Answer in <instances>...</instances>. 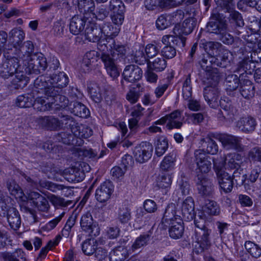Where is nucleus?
<instances>
[{"label":"nucleus","instance_id":"56","mask_svg":"<svg viewBox=\"0 0 261 261\" xmlns=\"http://www.w3.org/2000/svg\"><path fill=\"white\" fill-rule=\"evenodd\" d=\"M203 211L210 215H218L220 212V208L216 202L210 200L205 204Z\"/></svg>","mask_w":261,"mask_h":261},{"label":"nucleus","instance_id":"27","mask_svg":"<svg viewBox=\"0 0 261 261\" xmlns=\"http://www.w3.org/2000/svg\"><path fill=\"white\" fill-rule=\"evenodd\" d=\"M256 125L255 118L250 116L240 118L236 123L237 127L245 133H252L255 130Z\"/></svg>","mask_w":261,"mask_h":261},{"label":"nucleus","instance_id":"32","mask_svg":"<svg viewBox=\"0 0 261 261\" xmlns=\"http://www.w3.org/2000/svg\"><path fill=\"white\" fill-rule=\"evenodd\" d=\"M231 23L234 28L233 32L238 35L243 32L244 22L241 14L236 11H232L230 14Z\"/></svg>","mask_w":261,"mask_h":261},{"label":"nucleus","instance_id":"34","mask_svg":"<svg viewBox=\"0 0 261 261\" xmlns=\"http://www.w3.org/2000/svg\"><path fill=\"white\" fill-rule=\"evenodd\" d=\"M240 83V93L245 98L249 99L254 95V87L248 78L241 79Z\"/></svg>","mask_w":261,"mask_h":261},{"label":"nucleus","instance_id":"61","mask_svg":"<svg viewBox=\"0 0 261 261\" xmlns=\"http://www.w3.org/2000/svg\"><path fill=\"white\" fill-rule=\"evenodd\" d=\"M73 151L75 154L79 156L92 158H94L96 155V153L91 148L86 149L84 147H75Z\"/></svg>","mask_w":261,"mask_h":261},{"label":"nucleus","instance_id":"22","mask_svg":"<svg viewBox=\"0 0 261 261\" xmlns=\"http://www.w3.org/2000/svg\"><path fill=\"white\" fill-rule=\"evenodd\" d=\"M102 34L101 28L97 26L96 24L91 20L88 21L87 27L85 28V39L90 42H98L97 44L103 39H101Z\"/></svg>","mask_w":261,"mask_h":261},{"label":"nucleus","instance_id":"35","mask_svg":"<svg viewBox=\"0 0 261 261\" xmlns=\"http://www.w3.org/2000/svg\"><path fill=\"white\" fill-rule=\"evenodd\" d=\"M168 117L167 126L169 129L180 128L182 125L181 112L179 110H175L170 114L166 115Z\"/></svg>","mask_w":261,"mask_h":261},{"label":"nucleus","instance_id":"62","mask_svg":"<svg viewBox=\"0 0 261 261\" xmlns=\"http://www.w3.org/2000/svg\"><path fill=\"white\" fill-rule=\"evenodd\" d=\"M165 46L161 49V54L164 58L171 59L176 55V49L171 44H165Z\"/></svg>","mask_w":261,"mask_h":261},{"label":"nucleus","instance_id":"8","mask_svg":"<svg viewBox=\"0 0 261 261\" xmlns=\"http://www.w3.org/2000/svg\"><path fill=\"white\" fill-rule=\"evenodd\" d=\"M206 28L210 33H214L218 36L223 34L227 29L226 20L223 15L217 10H213L210 20L207 23Z\"/></svg>","mask_w":261,"mask_h":261},{"label":"nucleus","instance_id":"29","mask_svg":"<svg viewBox=\"0 0 261 261\" xmlns=\"http://www.w3.org/2000/svg\"><path fill=\"white\" fill-rule=\"evenodd\" d=\"M241 138L231 135L224 134L221 143L227 149H232L238 151L243 150V146L241 143Z\"/></svg>","mask_w":261,"mask_h":261},{"label":"nucleus","instance_id":"5","mask_svg":"<svg viewBox=\"0 0 261 261\" xmlns=\"http://www.w3.org/2000/svg\"><path fill=\"white\" fill-rule=\"evenodd\" d=\"M4 56L5 60L3 61L0 66V76L4 79H7L18 71H21L23 67L17 58L6 54Z\"/></svg>","mask_w":261,"mask_h":261},{"label":"nucleus","instance_id":"16","mask_svg":"<svg viewBox=\"0 0 261 261\" xmlns=\"http://www.w3.org/2000/svg\"><path fill=\"white\" fill-rule=\"evenodd\" d=\"M196 184L198 193L202 196H211L214 191V186L212 181L203 174L197 175Z\"/></svg>","mask_w":261,"mask_h":261},{"label":"nucleus","instance_id":"51","mask_svg":"<svg viewBox=\"0 0 261 261\" xmlns=\"http://www.w3.org/2000/svg\"><path fill=\"white\" fill-rule=\"evenodd\" d=\"M15 74V78L12 81V85L15 89L22 88L27 84V77L23 74L22 69Z\"/></svg>","mask_w":261,"mask_h":261},{"label":"nucleus","instance_id":"18","mask_svg":"<svg viewBox=\"0 0 261 261\" xmlns=\"http://www.w3.org/2000/svg\"><path fill=\"white\" fill-rule=\"evenodd\" d=\"M211 232V229L208 228L195 230V239L200 252L207 250L210 247L211 242L210 236Z\"/></svg>","mask_w":261,"mask_h":261},{"label":"nucleus","instance_id":"25","mask_svg":"<svg viewBox=\"0 0 261 261\" xmlns=\"http://www.w3.org/2000/svg\"><path fill=\"white\" fill-rule=\"evenodd\" d=\"M34 87L33 88L31 94H28L27 95H19L17 98L16 104L19 108H30L32 106L34 107L35 102L38 96H43V93L40 90V92L34 93ZM34 109L35 108H34Z\"/></svg>","mask_w":261,"mask_h":261},{"label":"nucleus","instance_id":"4","mask_svg":"<svg viewBox=\"0 0 261 261\" xmlns=\"http://www.w3.org/2000/svg\"><path fill=\"white\" fill-rule=\"evenodd\" d=\"M88 90L91 98L96 103H99L102 99H105L107 103L109 104L115 99L113 88L106 83H91Z\"/></svg>","mask_w":261,"mask_h":261},{"label":"nucleus","instance_id":"55","mask_svg":"<svg viewBox=\"0 0 261 261\" xmlns=\"http://www.w3.org/2000/svg\"><path fill=\"white\" fill-rule=\"evenodd\" d=\"M168 148L167 139L164 137H160L157 140L155 147V154L158 156H162Z\"/></svg>","mask_w":261,"mask_h":261},{"label":"nucleus","instance_id":"26","mask_svg":"<svg viewBox=\"0 0 261 261\" xmlns=\"http://www.w3.org/2000/svg\"><path fill=\"white\" fill-rule=\"evenodd\" d=\"M181 211L183 219L185 221H190L194 219L195 216V204L192 197H187L182 202Z\"/></svg>","mask_w":261,"mask_h":261},{"label":"nucleus","instance_id":"43","mask_svg":"<svg viewBox=\"0 0 261 261\" xmlns=\"http://www.w3.org/2000/svg\"><path fill=\"white\" fill-rule=\"evenodd\" d=\"M71 103H70L69 109H72V112L77 116L81 118H87L90 115V111L87 108L83 103L75 101L73 102V107H71Z\"/></svg>","mask_w":261,"mask_h":261},{"label":"nucleus","instance_id":"44","mask_svg":"<svg viewBox=\"0 0 261 261\" xmlns=\"http://www.w3.org/2000/svg\"><path fill=\"white\" fill-rule=\"evenodd\" d=\"M60 129L66 128L70 129L73 133V130L77 128V123L71 116L62 115L60 116Z\"/></svg>","mask_w":261,"mask_h":261},{"label":"nucleus","instance_id":"50","mask_svg":"<svg viewBox=\"0 0 261 261\" xmlns=\"http://www.w3.org/2000/svg\"><path fill=\"white\" fill-rule=\"evenodd\" d=\"M245 248L253 257L258 258L261 256V248L259 246L251 241H246Z\"/></svg>","mask_w":261,"mask_h":261},{"label":"nucleus","instance_id":"19","mask_svg":"<svg viewBox=\"0 0 261 261\" xmlns=\"http://www.w3.org/2000/svg\"><path fill=\"white\" fill-rule=\"evenodd\" d=\"M80 224L82 230L91 237L99 234V228L93 224V220L90 213L87 212L82 216Z\"/></svg>","mask_w":261,"mask_h":261},{"label":"nucleus","instance_id":"37","mask_svg":"<svg viewBox=\"0 0 261 261\" xmlns=\"http://www.w3.org/2000/svg\"><path fill=\"white\" fill-rule=\"evenodd\" d=\"M186 38L180 36L164 35L162 38L164 44H171L182 48L185 46Z\"/></svg>","mask_w":261,"mask_h":261},{"label":"nucleus","instance_id":"46","mask_svg":"<svg viewBox=\"0 0 261 261\" xmlns=\"http://www.w3.org/2000/svg\"><path fill=\"white\" fill-rule=\"evenodd\" d=\"M172 179V173H162L158 178L156 181L157 186L159 188L165 189L168 190L171 185Z\"/></svg>","mask_w":261,"mask_h":261},{"label":"nucleus","instance_id":"58","mask_svg":"<svg viewBox=\"0 0 261 261\" xmlns=\"http://www.w3.org/2000/svg\"><path fill=\"white\" fill-rule=\"evenodd\" d=\"M50 201L57 208L67 207L72 203L71 200H65L64 198L55 195L50 197Z\"/></svg>","mask_w":261,"mask_h":261},{"label":"nucleus","instance_id":"33","mask_svg":"<svg viewBox=\"0 0 261 261\" xmlns=\"http://www.w3.org/2000/svg\"><path fill=\"white\" fill-rule=\"evenodd\" d=\"M39 123L42 127L50 130L60 129L59 119L53 116L40 117L39 118Z\"/></svg>","mask_w":261,"mask_h":261},{"label":"nucleus","instance_id":"64","mask_svg":"<svg viewBox=\"0 0 261 261\" xmlns=\"http://www.w3.org/2000/svg\"><path fill=\"white\" fill-rule=\"evenodd\" d=\"M133 60L136 63L140 65L147 64L149 61L146 55L144 54L143 49H139L136 51L134 55Z\"/></svg>","mask_w":261,"mask_h":261},{"label":"nucleus","instance_id":"54","mask_svg":"<svg viewBox=\"0 0 261 261\" xmlns=\"http://www.w3.org/2000/svg\"><path fill=\"white\" fill-rule=\"evenodd\" d=\"M125 250L122 246H119L110 252V261H123L124 259Z\"/></svg>","mask_w":261,"mask_h":261},{"label":"nucleus","instance_id":"28","mask_svg":"<svg viewBox=\"0 0 261 261\" xmlns=\"http://www.w3.org/2000/svg\"><path fill=\"white\" fill-rule=\"evenodd\" d=\"M122 75L125 81L133 83L141 79L142 70L138 66L128 65L124 68Z\"/></svg>","mask_w":261,"mask_h":261},{"label":"nucleus","instance_id":"60","mask_svg":"<svg viewBox=\"0 0 261 261\" xmlns=\"http://www.w3.org/2000/svg\"><path fill=\"white\" fill-rule=\"evenodd\" d=\"M93 131L89 127H82V129L80 126H77V128L75 130H73V134L74 136L80 138H88L92 136Z\"/></svg>","mask_w":261,"mask_h":261},{"label":"nucleus","instance_id":"6","mask_svg":"<svg viewBox=\"0 0 261 261\" xmlns=\"http://www.w3.org/2000/svg\"><path fill=\"white\" fill-rule=\"evenodd\" d=\"M221 109L216 114L217 118L221 121L233 122L239 114L237 107L228 99L219 100Z\"/></svg>","mask_w":261,"mask_h":261},{"label":"nucleus","instance_id":"57","mask_svg":"<svg viewBox=\"0 0 261 261\" xmlns=\"http://www.w3.org/2000/svg\"><path fill=\"white\" fill-rule=\"evenodd\" d=\"M109 9L111 13L125 12V6L121 0H111Z\"/></svg>","mask_w":261,"mask_h":261},{"label":"nucleus","instance_id":"14","mask_svg":"<svg viewBox=\"0 0 261 261\" xmlns=\"http://www.w3.org/2000/svg\"><path fill=\"white\" fill-rule=\"evenodd\" d=\"M14 48L15 55L16 56L15 57L22 60L24 66H25L30 60H31L33 55L35 54L34 53V45L31 41L24 42L18 48L17 46L15 47Z\"/></svg>","mask_w":261,"mask_h":261},{"label":"nucleus","instance_id":"13","mask_svg":"<svg viewBox=\"0 0 261 261\" xmlns=\"http://www.w3.org/2000/svg\"><path fill=\"white\" fill-rule=\"evenodd\" d=\"M194 155L197 165L196 171L197 175L208 173L211 169V158L206 154L203 149L196 150Z\"/></svg>","mask_w":261,"mask_h":261},{"label":"nucleus","instance_id":"39","mask_svg":"<svg viewBox=\"0 0 261 261\" xmlns=\"http://www.w3.org/2000/svg\"><path fill=\"white\" fill-rule=\"evenodd\" d=\"M241 82L240 76L234 74H229L225 78V86L227 92L230 95L231 93L235 91L239 87Z\"/></svg>","mask_w":261,"mask_h":261},{"label":"nucleus","instance_id":"45","mask_svg":"<svg viewBox=\"0 0 261 261\" xmlns=\"http://www.w3.org/2000/svg\"><path fill=\"white\" fill-rule=\"evenodd\" d=\"M201 44L206 53V54H208L212 57L216 55L221 49L222 44L217 42L205 41L202 42Z\"/></svg>","mask_w":261,"mask_h":261},{"label":"nucleus","instance_id":"7","mask_svg":"<svg viewBox=\"0 0 261 261\" xmlns=\"http://www.w3.org/2000/svg\"><path fill=\"white\" fill-rule=\"evenodd\" d=\"M212 57L208 54H203L199 61L201 68L205 71L204 80H211L216 84L220 79V74L216 68H213V63L211 62Z\"/></svg>","mask_w":261,"mask_h":261},{"label":"nucleus","instance_id":"3","mask_svg":"<svg viewBox=\"0 0 261 261\" xmlns=\"http://www.w3.org/2000/svg\"><path fill=\"white\" fill-rule=\"evenodd\" d=\"M68 83V77L63 72H60L58 74L51 75H41L38 76L34 81V93L40 92V90L43 93L46 90L50 91V89L54 87L55 89H60L66 87Z\"/></svg>","mask_w":261,"mask_h":261},{"label":"nucleus","instance_id":"11","mask_svg":"<svg viewBox=\"0 0 261 261\" xmlns=\"http://www.w3.org/2000/svg\"><path fill=\"white\" fill-rule=\"evenodd\" d=\"M203 81L207 85L203 90L204 99L211 108L216 109L219 106V91L217 86L219 81L216 84H213L211 80H207Z\"/></svg>","mask_w":261,"mask_h":261},{"label":"nucleus","instance_id":"59","mask_svg":"<svg viewBox=\"0 0 261 261\" xmlns=\"http://www.w3.org/2000/svg\"><path fill=\"white\" fill-rule=\"evenodd\" d=\"M118 129L121 133V138H120V144H121L123 147L126 146L127 147H128L132 145V143L128 141H125L126 135L127 134L128 130L126 125L124 122L119 123Z\"/></svg>","mask_w":261,"mask_h":261},{"label":"nucleus","instance_id":"52","mask_svg":"<svg viewBox=\"0 0 261 261\" xmlns=\"http://www.w3.org/2000/svg\"><path fill=\"white\" fill-rule=\"evenodd\" d=\"M15 74V78L12 81V85L15 89L22 88L27 84V77L23 74L22 69Z\"/></svg>","mask_w":261,"mask_h":261},{"label":"nucleus","instance_id":"41","mask_svg":"<svg viewBox=\"0 0 261 261\" xmlns=\"http://www.w3.org/2000/svg\"><path fill=\"white\" fill-rule=\"evenodd\" d=\"M9 39L14 47L20 46L25 38V33L20 28L12 29L9 34Z\"/></svg>","mask_w":261,"mask_h":261},{"label":"nucleus","instance_id":"1","mask_svg":"<svg viewBox=\"0 0 261 261\" xmlns=\"http://www.w3.org/2000/svg\"><path fill=\"white\" fill-rule=\"evenodd\" d=\"M97 48L102 52L100 58L108 74L113 79L117 77L119 71L115 61L124 59L126 53L125 46L111 39L100 41L97 44Z\"/></svg>","mask_w":261,"mask_h":261},{"label":"nucleus","instance_id":"2","mask_svg":"<svg viewBox=\"0 0 261 261\" xmlns=\"http://www.w3.org/2000/svg\"><path fill=\"white\" fill-rule=\"evenodd\" d=\"M43 91V96H38L34 104V108L38 111L44 112L51 110L65 109L69 106V101L64 95L60 94L62 90L55 89L54 87Z\"/></svg>","mask_w":261,"mask_h":261},{"label":"nucleus","instance_id":"53","mask_svg":"<svg viewBox=\"0 0 261 261\" xmlns=\"http://www.w3.org/2000/svg\"><path fill=\"white\" fill-rule=\"evenodd\" d=\"M182 96L185 99L191 98L192 94V88L191 86V75L186 76L182 85Z\"/></svg>","mask_w":261,"mask_h":261},{"label":"nucleus","instance_id":"49","mask_svg":"<svg viewBox=\"0 0 261 261\" xmlns=\"http://www.w3.org/2000/svg\"><path fill=\"white\" fill-rule=\"evenodd\" d=\"M97 246L98 241H94L93 239H88L83 243L82 249L85 255L90 256L95 252Z\"/></svg>","mask_w":261,"mask_h":261},{"label":"nucleus","instance_id":"23","mask_svg":"<svg viewBox=\"0 0 261 261\" xmlns=\"http://www.w3.org/2000/svg\"><path fill=\"white\" fill-rule=\"evenodd\" d=\"M90 20L88 16L82 15H75L72 17L69 25L70 32L75 35H79L85 29V26Z\"/></svg>","mask_w":261,"mask_h":261},{"label":"nucleus","instance_id":"38","mask_svg":"<svg viewBox=\"0 0 261 261\" xmlns=\"http://www.w3.org/2000/svg\"><path fill=\"white\" fill-rule=\"evenodd\" d=\"M120 28L118 26H113L110 22H107L103 24L102 28H101V34H103L106 38L105 41L110 40V39H114L119 32Z\"/></svg>","mask_w":261,"mask_h":261},{"label":"nucleus","instance_id":"42","mask_svg":"<svg viewBox=\"0 0 261 261\" xmlns=\"http://www.w3.org/2000/svg\"><path fill=\"white\" fill-rule=\"evenodd\" d=\"M175 158L173 155H166L160 163V170L162 173H171L174 169Z\"/></svg>","mask_w":261,"mask_h":261},{"label":"nucleus","instance_id":"10","mask_svg":"<svg viewBox=\"0 0 261 261\" xmlns=\"http://www.w3.org/2000/svg\"><path fill=\"white\" fill-rule=\"evenodd\" d=\"M168 209H166L162 219V222H167L170 220L169 234L171 238L178 239L181 238L184 232V226L182 220L180 218L174 217L168 218L167 213Z\"/></svg>","mask_w":261,"mask_h":261},{"label":"nucleus","instance_id":"17","mask_svg":"<svg viewBox=\"0 0 261 261\" xmlns=\"http://www.w3.org/2000/svg\"><path fill=\"white\" fill-rule=\"evenodd\" d=\"M28 199L40 211L47 212L50 208L48 200L38 192L30 191L28 194Z\"/></svg>","mask_w":261,"mask_h":261},{"label":"nucleus","instance_id":"24","mask_svg":"<svg viewBox=\"0 0 261 261\" xmlns=\"http://www.w3.org/2000/svg\"><path fill=\"white\" fill-rule=\"evenodd\" d=\"M255 63L249 59H243L237 65L234 72L240 75L241 79L248 78V75H252L254 71Z\"/></svg>","mask_w":261,"mask_h":261},{"label":"nucleus","instance_id":"20","mask_svg":"<svg viewBox=\"0 0 261 261\" xmlns=\"http://www.w3.org/2000/svg\"><path fill=\"white\" fill-rule=\"evenodd\" d=\"M22 175L29 185L33 188H37L38 187V185H39L41 187L45 188L53 192H56L57 191L63 189V186L61 185L55 184L46 180H40L39 181L34 180L25 175L24 173Z\"/></svg>","mask_w":261,"mask_h":261},{"label":"nucleus","instance_id":"63","mask_svg":"<svg viewBox=\"0 0 261 261\" xmlns=\"http://www.w3.org/2000/svg\"><path fill=\"white\" fill-rule=\"evenodd\" d=\"M161 47L156 44L149 43L146 45L145 51L148 58L155 57L160 52Z\"/></svg>","mask_w":261,"mask_h":261},{"label":"nucleus","instance_id":"36","mask_svg":"<svg viewBox=\"0 0 261 261\" xmlns=\"http://www.w3.org/2000/svg\"><path fill=\"white\" fill-rule=\"evenodd\" d=\"M6 217L11 228L15 230L18 229L21 222L18 211L14 207L10 208Z\"/></svg>","mask_w":261,"mask_h":261},{"label":"nucleus","instance_id":"30","mask_svg":"<svg viewBox=\"0 0 261 261\" xmlns=\"http://www.w3.org/2000/svg\"><path fill=\"white\" fill-rule=\"evenodd\" d=\"M153 232V226H149L148 230L137 237L131 247V250L134 252L148 245L151 240Z\"/></svg>","mask_w":261,"mask_h":261},{"label":"nucleus","instance_id":"48","mask_svg":"<svg viewBox=\"0 0 261 261\" xmlns=\"http://www.w3.org/2000/svg\"><path fill=\"white\" fill-rule=\"evenodd\" d=\"M192 16L184 20L179 34L187 35L192 32L196 25V20Z\"/></svg>","mask_w":261,"mask_h":261},{"label":"nucleus","instance_id":"12","mask_svg":"<svg viewBox=\"0 0 261 261\" xmlns=\"http://www.w3.org/2000/svg\"><path fill=\"white\" fill-rule=\"evenodd\" d=\"M214 169L217 174L221 189L226 193L230 192L233 186L232 176L223 170L221 166L217 165L215 162Z\"/></svg>","mask_w":261,"mask_h":261},{"label":"nucleus","instance_id":"9","mask_svg":"<svg viewBox=\"0 0 261 261\" xmlns=\"http://www.w3.org/2000/svg\"><path fill=\"white\" fill-rule=\"evenodd\" d=\"M24 67L26 73L39 74L44 71L47 67L46 59L42 54H35Z\"/></svg>","mask_w":261,"mask_h":261},{"label":"nucleus","instance_id":"47","mask_svg":"<svg viewBox=\"0 0 261 261\" xmlns=\"http://www.w3.org/2000/svg\"><path fill=\"white\" fill-rule=\"evenodd\" d=\"M78 7L84 15H90L95 8V4L93 0H80L78 3Z\"/></svg>","mask_w":261,"mask_h":261},{"label":"nucleus","instance_id":"21","mask_svg":"<svg viewBox=\"0 0 261 261\" xmlns=\"http://www.w3.org/2000/svg\"><path fill=\"white\" fill-rule=\"evenodd\" d=\"M114 191L113 183L110 180L103 182L97 188L95 192V197L100 202H105L110 199Z\"/></svg>","mask_w":261,"mask_h":261},{"label":"nucleus","instance_id":"15","mask_svg":"<svg viewBox=\"0 0 261 261\" xmlns=\"http://www.w3.org/2000/svg\"><path fill=\"white\" fill-rule=\"evenodd\" d=\"M153 146L149 142H142L135 147L134 154L138 162H147L152 156Z\"/></svg>","mask_w":261,"mask_h":261},{"label":"nucleus","instance_id":"31","mask_svg":"<svg viewBox=\"0 0 261 261\" xmlns=\"http://www.w3.org/2000/svg\"><path fill=\"white\" fill-rule=\"evenodd\" d=\"M242 162V156L237 153H231L226 155L225 165L226 169L240 170Z\"/></svg>","mask_w":261,"mask_h":261},{"label":"nucleus","instance_id":"40","mask_svg":"<svg viewBox=\"0 0 261 261\" xmlns=\"http://www.w3.org/2000/svg\"><path fill=\"white\" fill-rule=\"evenodd\" d=\"M167 66V63L165 58L162 56L158 57L152 61L147 62L148 68L151 69L155 72H162L164 71Z\"/></svg>","mask_w":261,"mask_h":261}]
</instances>
